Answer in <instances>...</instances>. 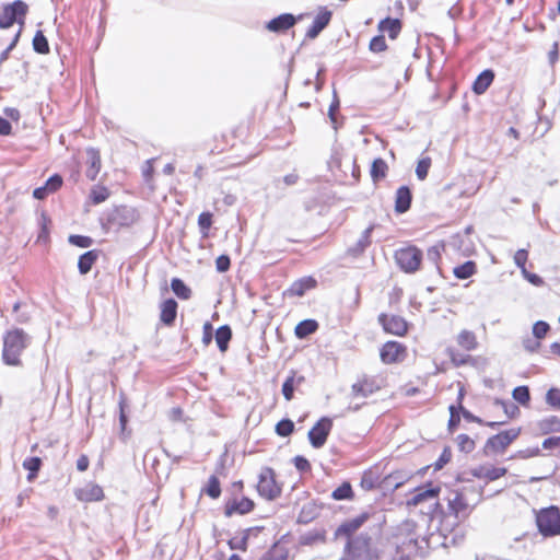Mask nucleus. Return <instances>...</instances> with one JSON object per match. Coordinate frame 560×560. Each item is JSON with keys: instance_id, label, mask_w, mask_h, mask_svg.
<instances>
[{"instance_id": "obj_52", "label": "nucleus", "mask_w": 560, "mask_h": 560, "mask_svg": "<svg viewBox=\"0 0 560 560\" xmlns=\"http://www.w3.org/2000/svg\"><path fill=\"white\" fill-rule=\"evenodd\" d=\"M527 250L526 249H518L514 255V262L515 265L521 269L523 272V268L525 267V264L527 261Z\"/></svg>"}, {"instance_id": "obj_39", "label": "nucleus", "mask_w": 560, "mask_h": 560, "mask_svg": "<svg viewBox=\"0 0 560 560\" xmlns=\"http://www.w3.org/2000/svg\"><path fill=\"white\" fill-rule=\"evenodd\" d=\"M108 197L109 191L104 186H94L91 189V199L95 205L104 202Z\"/></svg>"}, {"instance_id": "obj_48", "label": "nucleus", "mask_w": 560, "mask_h": 560, "mask_svg": "<svg viewBox=\"0 0 560 560\" xmlns=\"http://www.w3.org/2000/svg\"><path fill=\"white\" fill-rule=\"evenodd\" d=\"M373 225L366 228L363 231L360 240L358 241L357 246L360 252L364 250L371 244V233L373 231Z\"/></svg>"}, {"instance_id": "obj_43", "label": "nucleus", "mask_w": 560, "mask_h": 560, "mask_svg": "<svg viewBox=\"0 0 560 560\" xmlns=\"http://www.w3.org/2000/svg\"><path fill=\"white\" fill-rule=\"evenodd\" d=\"M207 494L211 497L212 499L219 498L221 493L220 489V482L219 479L215 476H211L208 481V487L206 490Z\"/></svg>"}, {"instance_id": "obj_33", "label": "nucleus", "mask_w": 560, "mask_h": 560, "mask_svg": "<svg viewBox=\"0 0 560 560\" xmlns=\"http://www.w3.org/2000/svg\"><path fill=\"white\" fill-rule=\"evenodd\" d=\"M538 429L541 433L560 432V419L556 416L548 417L538 422Z\"/></svg>"}, {"instance_id": "obj_1", "label": "nucleus", "mask_w": 560, "mask_h": 560, "mask_svg": "<svg viewBox=\"0 0 560 560\" xmlns=\"http://www.w3.org/2000/svg\"><path fill=\"white\" fill-rule=\"evenodd\" d=\"M28 345V336L22 329H13L3 338L2 358L8 365H20V355Z\"/></svg>"}, {"instance_id": "obj_17", "label": "nucleus", "mask_w": 560, "mask_h": 560, "mask_svg": "<svg viewBox=\"0 0 560 560\" xmlns=\"http://www.w3.org/2000/svg\"><path fill=\"white\" fill-rule=\"evenodd\" d=\"M254 508V502L248 498H241L240 500H234L233 502L226 504L225 514L228 516L233 513L246 514L250 512Z\"/></svg>"}, {"instance_id": "obj_14", "label": "nucleus", "mask_w": 560, "mask_h": 560, "mask_svg": "<svg viewBox=\"0 0 560 560\" xmlns=\"http://www.w3.org/2000/svg\"><path fill=\"white\" fill-rule=\"evenodd\" d=\"M506 474V469L503 467H494L491 465H485L477 467L472 470V475L479 479L497 480Z\"/></svg>"}, {"instance_id": "obj_4", "label": "nucleus", "mask_w": 560, "mask_h": 560, "mask_svg": "<svg viewBox=\"0 0 560 560\" xmlns=\"http://www.w3.org/2000/svg\"><path fill=\"white\" fill-rule=\"evenodd\" d=\"M349 555L357 560H378L381 556L371 549V540L368 536L360 535L347 544Z\"/></svg>"}, {"instance_id": "obj_62", "label": "nucleus", "mask_w": 560, "mask_h": 560, "mask_svg": "<svg viewBox=\"0 0 560 560\" xmlns=\"http://www.w3.org/2000/svg\"><path fill=\"white\" fill-rule=\"evenodd\" d=\"M559 58V42H555L552 44V48L548 52V60L551 66H553Z\"/></svg>"}, {"instance_id": "obj_19", "label": "nucleus", "mask_w": 560, "mask_h": 560, "mask_svg": "<svg viewBox=\"0 0 560 560\" xmlns=\"http://www.w3.org/2000/svg\"><path fill=\"white\" fill-rule=\"evenodd\" d=\"M304 381V376H298L296 373L292 371V374L284 381L282 385V394L288 401L293 398L294 389L298 388Z\"/></svg>"}, {"instance_id": "obj_38", "label": "nucleus", "mask_w": 560, "mask_h": 560, "mask_svg": "<svg viewBox=\"0 0 560 560\" xmlns=\"http://www.w3.org/2000/svg\"><path fill=\"white\" fill-rule=\"evenodd\" d=\"M33 48L38 54H48L49 52V45L48 40L43 34L42 31H37L34 38H33Z\"/></svg>"}, {"instance_id": "obj_8", "label": "nucleus", "mask_w": 560, "mask_h": 560, "mask_svg": "<svg viewBox=\"0 0 560 560\" xmlns=\"http://www.w3.org/2000/svg\"><path fill=\"white\" fill-rule=\"evenodd\" d=\"M406 355V349L402 345L397 341L386 342L380 352V357L383 363L393 364L404 360Z\"/></svg>"}, {"instance_id": "obj_60", "label": "nucleus", "mask_w": 560, "mask_h": 560, "mask_svg": "<svg viewBox=\"0 0 560 560\" xmlns=\"http://www.w3.org/2000/svg\"><path fill=\"white\" fill-rule=\"evenodd\" d=\"M247 544L246 537H234L229 541V545L232 549H241L245 550Z\"/></svg>"}, {"instance_id": "obj_7", "label": "nucleus", "mask_w": 560, "mask_h": 560, "mask_svg": "<svg viewBox=\"0 0 560 560\" xmlns=\"http://www.w3.org/2000/svg\"><path fill=\"white\" fill-rule=\"evenodd\" d=\"M332 423L328 418H322L308 432L311 444L315 448L322 447L331 430Z\"/></svg>"}, {"instance_id": "obj_13", "label": "nucleus", "mask_w": 560, "mask_h": 560, "mask_svg": "<svg viewBox=\"0 0 560 560\" xmlns=\"http://www.w3.org/2000/svg\"><path fill=\"white\" fill-rule=\"evenodd\" d=\"M380 388L381 384H377L373 378L366 377L353 384L351 387L354 397H368L369 395L377 392Z\"/></svg>"}, {"instance_id": "obj_12", "label": "nucleus", "mask_w": 560, "mask_h": 560, "mask_svg": "<svg viewBox=\"0 0 560 560\" xmlns=\"http://www.w3.org/2000/svg\"><path fill=\"white\" fill-rule=\"evenodd\" d=\"M331 19V12L329 10H322L315 18L313 25L306 32V37L310 39L316 38L319 33L328 25Z\"/></svg>"}, {"instance_id": "obj_21", "label": "nucleus", "mask_w": 560, "mask_h": 560, "mask_svg": "<svg viewBox=\"0 0 560 560\" xmlns=\"http://www.w3.org/2000/svg\"><path fill=\"white\" fill-rule=\"evenodd\" d=\"M411 203V192L408 187H399L396 192V205L395 209L398 213L406 212Z\"/></svg>"}, {"instance_id": "obj_42", "label": "nucleus", "mask_w": 560, "mask_h": 560, "mask_svg": "<svg viewBox=\"0 0 560 560\" xmlns=\"http://www.w3.org/2000/svg\"><path fill=\"white\" fill-rule=\"evenodd\" d=\"M430 166H431V159L430 158L421 159L418 162L417 167H416V174H417V177L420 180L425 179V177L428 176V172H429Z\"/></svg>"}, {"instance_id": "obj_40", "label": "nucleus", "mask_w": 560, "mask_h": 560, "mask_svg": "<svg viewBox=\"0 0 560 560\" xmlns=\"http://www.w3.org/2000/svg\"><path fill=\"white\" fill-rule=\"evenodd\" d=\"M351 495H352V488H351L350 483H348V482H343L341 486H339L337 489H335L331 494V497L338 501L345 500V499H350Z\"/></svg>"}, {"instance_id": "obj_28", "label": "nucleus", "mask_w": 560, "mask_h": 560, "mask_svg": "<svg viewBox=\"0 0 560 560\" xmlns=\"http://www.w3.org/2000/svg\"><path fill=\"white\" fill-rule=\"evenodd\" d=\"M97 257L98 254L96 250H89L81 255L78 261L80 273L86 275L92 269V266L96 261Z\"/></svg>"}, {"instance_id": "obj_63", "label": "nucleus", "mask_w": 560, "mask_h": 560, "mask_svg": "<svg viewBox=\"0 0 560 560\" xmlns=\"http://www.w3.org/2000/svg\"><path fill=\"white\" fill-rule=\"evenodd\" d=\"M294 465H295L296 469L300 471H305V470L310 469L308 460L302 456L294 457Z\"/></svg>"}, {"instance_id": "obj_54", "label": "nucleus", "mask_w": 560, "mask_h": 560, "mask_svg": "<svg viewBox=\"0 0 560 560\" xmlns=\"http://www.w3.org/2000/svg\"><path fill=\"white\" fill-rule=\"evenodd\" d=\"M231 265L230 258L226 255H221L215 260V267L219 272H225Z\"/></svg>"}, {"instance_id": "obj_27", "label": "nucleus", "mask_w": 560, "mask_h": 560, "mask_svg": "<svg viewBox=\"0 0 560 560\" xmlns=\"http://www.w3.org/2000/svg\"><path fill=\"white\" fill-rule=\"evenodd\" d=\"M316 285V281L312 278H304L299 281H295L290 289L288 290V293L292 296H302L305 291L314 288Z\"/></svg>"}, {"instance_id": "obj_34", "label": "nucleus", "mask_w": 560, "mask_h": 560, "mask_svg": "<svg viewBox=\"0 0 560 560\" xmlns=\"http://www.w3.org/2000/svg\"><path fill=\"white\" fill-rule=\"evenodd\" d=\"M318 324L313 319H305L300 322L295 327V335L299 338H305L316 331Z\"/></svg>"}, {"instance_id": "obj_29", "label": "nucleus", "mask_w": 560, "mask_h": 560, "mask_svg": "<svg viewBox=\"0 0 560 560\" xmlns=\"http://www.w3.org/2000/svg\"><path fill=\"white\" fill-rule=\"evenodd\" d=\"M378 30L383 33H388L389 37L394 39L400 32L401 24L400 21L397 19L387 18L380 22Z\"/></svg>"}, {"instance_id": "obj_36", "label": "nucleus", "mask_w": 560, "mask_h": 560, "mask_svg": "<svg viewBox=\"0 0 560 560\" xmlns=\"http://www.w3.org/2000/svg\"><path fill=\"white\" fill-rule=\"evenodd\" d=\"M454 276L458 279H467L476 272V264L474 261H466L453 270Z\"/></svg>"}, {"instance_id": "obj_23", "label": "nucleus", "mask_w": 560, "mask_h": 560, "mask_svg": "<svg viewBox=\"0 0 560 560\" xmlns=\"http://www.w3.org/2000/svg\"><path fill=\"white\" fill-rule=\"evenodd\" d=\"M440 489L439 488H420L416 491L413 497L408 500V505L417 506L418 504L431 500L438 497Z\"/></svg>"}, {"instance_id": "obj_58", "label": "nucleus", "mask_w": 560, "mask_h": 560, "mask_svg": "<svg viewBox=\"0 0 560 560\" xmlns=\"http://www.w3.org/2000/svg\"><path fill=\"white\" fill-rule=\"evenodd\" d=\"M20 35H21V28H19V31L16 32L13 40L7 47V49L1 52V55H0V63L8 59V56L10 54V51L15 47V45H16L19 38H20Z\"/></svg>"}, {"instance_id": "obj_51", "label": "nucleus", "mask_w": 560, "mask_h": 560, "mask_svg": "<svg viewBox=\"0 0 560 560\" xmlns=\"http://www.w3.org/2000/svg\"><path fill=\"white\" fill-rule=\"evenodd\" d=\"M547 402L552 407H560V389L551 388L546 396Z\"/></svg>"}, {"instance_id": "obj_25", "label": "nucleus", "mask_w": 560, "mask_h": 560, "mask_svg": "<svg viewBox=\"0 0 560 560\" xmlns=\"http://www.w3.org/2000/svg\"><path fill=\"white\" fill-rule=\"evenodd\" d=\"M411 477L409 471H395L393 474L387 475L384 478V486L386 488L397 489L407 482Z\"/></svg>"}, {"instance_id": "obj_44", "label": "nucleus", "mask_w": 560, "mask_h": 560, "mask_svg": "<svg viewBox=\"0 0 560 560\" xmlns=\"http://www.w3.org/2000/svg\"><path fill=\"white\" fill-rule=\"evenodd\" d=\"M513 398L522 405L529 401V390L526 386H518L513 390Z\"/></svg>"}, {"instance_id": "obj_26", "label": "nucleus", "mask_w": 560, "mask_h": 560, "mask_svg": "<svg viewBox=\"0 0 560 560\" xmlns=\"http://www.w3.org/2000/svg\"><path fill=\"white\" fill-rule=\"evenodd\" d=\"M117 221L119 225L129 226L138 220V212L133 208L121 207L117 209Z\"/></svg>"}, {"instance_id": "obj_53", "label": "nucleus", "mask_w": 560, "mask_h": 560, "mask_svg": "<svg viewBox=\"0 0 560 560\" xmlns=\"http://www.w3.org/2000/svg\"><path fill=\"white\" fill-rule=\"evenodd\" d=\"M522 275L528 282L536 287H541L544 284V280L538 275L527 271L526 268H523Z\"/></svg>"}, {"instance_id": "obj_31", "label": "nucleus", "mask_w": 560, "mask_h": 560, "mask_svg": "<svg viewBox=\"0 0 560 560\" xmlns=\"http://www.w3.org/2000/svg\"><path fill=\"white\" fill-rule=\"evenodd\" d=\"M232 338V330L228 325L221 326L215 332V341L221 352H225Z\"/></svg>"}, {"instance_id": "obj_24", "label": "nucleus", "mask_w": 560, "mask_h": 560, "mask_svg": "<svg viewBox=\"0 0 560 560\" xmlns=\"http://www.w3.org/2000/svg\"><path fill=\"white\" fill-rule=\"evenodd\" d=\"M494 79V73L491 70L482 71L474 82L472 90L476 94H482L487 91Z\"/></svg>"}, {"instance_id": "obj_22", "label": "nucleus", "mask_w": 560, "mask_h": 560, "mask_svg": "<svg viewBox=\"0 0 560 560\" xmlns=\"http://www.w3.org/2000/svg\"><path fill=\"white\" fill-rule=\"evenodd\" d=\"M177 303L175 300L170 299L163 302L161 306V320L165 325H172L176 318Z\"/></svg>"}, {"instance_id": "obj_57", "label": "nucleus", "mask_w": 560, "mask_h": 560, "mask_svg": "<svg viewBox=\"0 0 560 560\" xmlns=\"http://www.w3.org/2000/svg\"><path fill=\"white\" fill-rule=\"evenodd\" d=\"M545 450H559L560 451V436H551L542 442Z\"/></svg>"}, {"instance_id": "obj_61", "label": "nucleus", "mask_w": 560, "mask_h": 560, "mask_svg": "<svg viewBox=\"0 0 560 560\" xmlns=\"http://www.w3.org/2000/svg\"><path fill=\"white\" fill-rule=\"evenodd\" d=\"M452 453L450 448H444L442 452L440 458L438 459L435 464L436 469H441L445 464H447L451 460Z\"/></svg>"}, {"instance_id": "obj_59", "label": "nucleus", "mask_w": 560, "mask_h": 560, "mask_svg": "<svg viewBox=\"0 0 560 560\" xmlns=\"http://www.w3.org/2000/svg\"><path fill=\"white\" fill-rule=\"evenodd\" d=\"M212 325L209 322H206L203 324V336H202V343L205 346H209L212 341Z\"/></svg>"}, {"instance_id": "obj_45", "label": "nucleus", "mask_w": 560, "mask_h": 560, "mask_svg": "<svg viewBox=\"0 0 560 560\" xmlns=\"http://www.w3.org/2000/svg\"><path fill=\"white\" fill-rule=\"evenodd\" d=\"M457 443L460 451L470 453L475 448V442L466 434H459L457 436Z\"/></svg>"}, {"instance_id": "obj_5", "label": "nucleus", "mask_w": 560, "mask_h": 560, "mask_svg": "<svg viewBox=\"0 0 560 560\" xmlns=\"http://www.w3.org/2000/svg\"><path fill=\"white\" fill-rule=\"evenodd\" d=\"M396 261L399 267L406 272H415L418 270L421 260L422 253L415 246L401 248L396 252Z\"/></svg>"}, {"instance_id": "obj_16", "label": "nucleus", "mask_w": 560, "mask_h": 560, "mask_svg": "<svg viewBox=\"0 0 560 560\" xmlns=\"http://www.w3.org/2000/svg\"><path fill=\"white\" fill-rule=\"evenodd\" d=\"M86 158L89 164L86 170V177L91 180H94L101 170V156L98 151L90 148L86 150Z\"/></svg>"}, {"instance_id": "obj_49", "label": "nucleus", "mask_w": 560, "mask_h": 560, "mask_svg": "<svg viewBox=\"0 0 560 560\" xmlns=\"http://www.w3.org/2000/svg\"><path fill=\"white\" fill-rule=\"evenodd\" d=\"M386 42H385V38L383 35H380V36H375L372 38V40L370 42V49L373 51V52H381V51H384L386 49Z\"/></svg>"}, {"instance_id": "obj_30", "label": "nucleus", "mask_w": 560, "mask_h": 560, "mask_svg": "<svg viewBox=\"0 0 560 560\" xmlns=\"http://www.w3.org/2000/svg\"><path fill=\"white\" fill-rule=\"evenodd\" d=\"M457 343L467 351H471L478 346L476 335L472 331L466 329L458 334Z\"/></svg>"}, {"instance_id": "obj_47", "label": "nucleus", "mask_w": 560, "mask_h": 560, "mask_svg": "<svg viewBox=\"0 0 560 560\" xmlns=\"http://www.w3.org/2000/svg\"><path fill=\"white\" fill-rule=\"evenodd\" d=\"M40 459L38 457H31L24 460L23 467L31 471L30 479L39 470Z\"/></svg>"}, {"instance_id": "obj_37", "label": "nucleus", "mask_w": 560, "mask_h": 560, "mask_svg": "<svg viewBox=\"0 0 560 560\" xmlns=\"http://www.w3.org/2000/svg\"><path fill=\"white\" fill-rule=\"evenodd\" d=\"M171 288L179 299L188 300L191 295V290L178 278L172 279Z\"/></svg>"}, {"instance_id": "obj_15", "label": "nucleus", "mask_w": 560, "mask_h": 560, "mask_svg": "<svg viewBox=\"0 0 560 560\" xmlns=\"http://www.w3.org/2000/svg\"><path fill=\"white\" fill-rule=\"evenodd\" d=\"M295 18L292 14L284 13L268 22L267 28L270 32H282L289 30L295 24Z\"/></svg>"}, {"instance_id": "obj_56", "label": "nucleus", "mask_w": 560, "mask_h": 560, "mask_svg": "<svg viewBox=\"0 0 560 560\" xmlns=\"http://www.w3.org/2000/svg\"><path fill=\"white\" fill-rule=\"evenodd\" d=\"M198 224L201 230H208L212 224V215L209 212H202L198 218Z\"/></svg>"}, {"instance_id": "obj_20", "label": "nucleus", "mask_w": 560, "mask_h": 560, "mask_svg": "<svg viewBox=\"0 0 560 560\" xmlns=\"http://www.w3.org/2000/svg\"><path fill=\"white\" fill-rule=\"evenodd\" d=\"M413 530H415V524L412 522L407 521L400 526L399 532L401 534H402V532L406 533V540L401 541V546L399 545L398 541H396L397 550H399L404 546H407L409 549L416 548L417 537H416Z\"/></svg>"}, {"instance_id": "obj_18", "label": "nucleus", "mask_w": 560, "mask_h": 560, "mask_svg": "<svg viewBox=\"0 0 560 560\" xmlns=\"http://www.w3.org/2000/svg\"><path fill=\"white\" fill-rule=\"evenodd\" d=\"M470 505L471 504L467 498L466 492H456L454 498L450 500V508L456 514V516L466 514Z\"/></svg>"}, {"instance_id": "obj_46", "label": "nucleus", "mask_w": 560, "mask_h": 560, "mask_svg": "<svg viewBox=\"0 0 560 560\" xmlns=\"http://www.w3.org/2000/svg\"><path fill=\"white\" fill-rule=\"evenodd\" d=\"M549 330V325L546 322L539 320L536 322L533 326V335L539 340L542 339Z\"/></svg>"}, {"instance_id": "obj_32", "label": "nucleus", "mask_w": 560, "mask_h": 560, "mask_svg": "<svg viewBox=\"0 0 560 560\" xmlns=\"http://www.w3.org/2000/svg\"><path fill=\"white\" fill-rule=\"evenodd\" d=\"M366 521V515H361V516H358L353 520H350L346 523H343L338 529H337V534H346L347 536H350L351 534H353L355 530H358L362 524Z\"/></svg>"}, {"instance_id": "obj_11", "label": "nucleus", "mask_w": 560, "mask_h": 560, "mask_svg": "<svg viewBox=\"0 0 560 560\" xmlns=\"http://www.w3.org/2000/svg\"><path fill=\"white\" fill-rule=\"evenodd\" d=\"M75 497L83 502L98 501L103 498V489L94 483H88L75 490Z\"/></svg>"}, {"instance_id": "obj_2", "label": "nucleus", "mask_w": 560, "mask_h": 560, "mask_svg": "<svg viewBox=\"0 0 560 560\" xmlns=\"http://www.w3.org/2000/svg\"><path fill=\"white\" fill-rule=\"evenodd\" d=\"M27 11L28 7L22 0L5 5L0 12V28H8L16 22L20 24L19 28L22 30Z\"/></svg>"}, {"instance_id": "obj_50", "label": "nucleus", "mask_w": 560, "mask_h": 560, "mask_svg": "<svg viewBox=\"0 0 560 560\" xmlns=\"http://www.w3.org/2000/svg\"><path fill=\"white\" fill-rule=\"evenodd\" d=\"M69 242L72 245H75V246H79L82 248H86L92 245V240L88 236H82V235H70Z\"/></svg>"}, {"instance_id": "obj_64", "label": "nucleus", "mask_w": 560, "mask_h": 560, "mask_svg": "<svg viewBox=\"0 0 560 560\" xmlns=\"http://www.w3.org/2000/svg\"><path fill=\"white\" fill-rule=\"evenodd\" d=\"M49 194H52V192H51V190H48V187L46 185L38 187V188L34 189V191H33L34 198L39 199V200L45 199Z\"/></svg>"}, {"instance_id": "obj_9", "label": "nucleus", "mask_w": 560, "mask_h": 560, "mask_svg": "<svg viewBox=\"0 0 560 560\" xmlns=\"http://www.w3.org/2000/svg\"><path fill=\"white\" fill-rule=\"evenodd\" d=\"M378 322L388 334L402 336L408 329L407 322L398 315L381 314L378 316Z\"/></svg>"}, {"instance_id": "obj_41", "label": "nucleus", "mask_w": 560, "mask_h": 560, "mask_svg": "<svg viewBox=\"0 0 560 560\" xmlns=\"http://www.w3.org/2000/svg\"><path fill=\"white\" fill-rule=\"evenodd\" d=\"M294 429V423L289 419L279 421L276 425V432L280 436H289Z\"/></svg>"}, {"instance_id": "obj_55", "label": "nucleus", "mask_w": 560, "mask_h": 560, "mask_svg": "<svg viewBox=\"0 0 560 560\" xmlns=\"http://www.w3.org/2000/svg\"><path fill=\"white\" fill-rule=\"evenodd\" d=\"M48 187V190H51V192H55L58 190L62 185V178L59 175H52L45 184Z\"/></svg>"}, {"instance_id": "obj_10", "label": "nucleus", "mask_w": 560, "mask_h": 560, "mask_svg": "<svg viewBox=\"0 0 560 560\" xmlns=\"http://www.w3.org/2000/svg\"><path fill=\"white\" fill-rule=\"evenodd\" d=\"M518 429H511L500 432L487 441V447H490L494 451H503L518 436Z\"/></svg>"}, {"instance_id": "obj_35", "label": "nucleus", "mask_w": 560, "mask_h": 560, "mask_svg": "<svg viewBox=\"0 0 560 560\" xmlns=\"http://www.w3.org/2000/svg\"><path fill=\"white\" fill-rule=\"evenodd\" d=\"M387 164L383 159H375L371 166V177L377 182L386 176Z\"/></svg>"}, {"instance_id": "obj_3", "label": "nucleus", "mask_w": 560, "mask_h": 560, "mask_svg": "<svg viewBox=\"0 0 560 560\" xmlns=\"http://www.w3.org/2000/svg\"><path fill=\"white\" fill-rule=\"evenodd\" d=\"M537 526L544 536H553L560 533V511L556 506L542 510L537 515Z\"/></svg>"}, {"instance_id": "obj_6", "label": "nucleus", "mask_w": 560, "mask_h": 560, "mask_svg": "<svg viewBox=\"0 0 560 560\" xmlns=\"http://www.w3.org/2000/svg\"><path fill=\"white\" fill-rule=\"evenodd\" d=\"M257 491L267 500H273L280 495L281 489L275 480V472L271 468L265 467L261 469Z\"/></svg>"}]
</instances>
